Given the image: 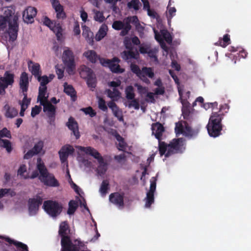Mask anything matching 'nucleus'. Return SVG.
I'll list each match as a JSON object with an SVG mask.
<instances>
[{
  "instance_id": "obj_33",
  "label": "nucleus",
  "mask_w": 251,
  "mask_h": 251,
  "mask_svg": "<svg viewBox=\"0 0 251 251\" xmlns=\"http://www.w3.org/2000/svg\"><path fill=\"white\" fill-rule=\"evenodd\" d=\"M28 67L29 70L31 71L32 74L37 77L40 75V66L38 63H35L30 62L28 64Z\"/></svg>"
},
{
  "instance_id": "obj_24",
  "label": "nucleus",
  "mask_w": 251,
  "mask_h": 251,
  "mask_svg": "<svg viewBox=\"0 0 251 251\" xmlns=\"http://www.w3.org/2000/svg\"><path fill=\"white\" fill-rule=\"evenodd\" d=\"M82 36L89 45L92 46L94 44V34L90 29L85 25L82 27Z\"/></svg>"
},
{
  "instance_id": "obj_52",
  "label": "nucleus",
  "mask_w": 251,
  "mask_h": 251,
  "mask_svg": "<svg viewBox=\"0 0 251 251\" xmlns=\"http://www.w3.org/2000/svg\"><path fill=\"white\" fill-rule=\"evenodd\" d=\"M15 246L17 248L16 251H29L27 246L22 242L19 241L18 243H16Z\"/></svg>"
},
{
  "instance_id": "obj_3",
  "label": "nucleus",
  "mask_w": 251,
  "mask_h": 251,
  "mask_svg": "<svg viewBox=\"0 0 251 251\" xmlns=\"http://www.w3.org/2000/svg\"><path fill=\"white\" fill-rule=\"evenodd\" d=\"M226 109L227 110H225V113L227 112L228 108L226 105H221L218 112L212 113L206 126L208 133L210 137L216 138L221 135L223 129L222 121L225 116L223 110Z\"/></svg>"
},
{
  "instance_id": "obj_31",
  "label": "nucleus",
  "mask_w": 251,
  "mask_h": 251,
  "mask_svg": "<svg viewBox=\"0 0 251 251\" xmlns=\"http://www.w3.org/2000/svg\"><path fill=\"white\" fill-rule=\"evenodd\" d=\"M230 44V35L228 34H226L224 35L222 38H220L219 40L214 43V45L216 46H221L223 48H225Z\"/></svg>"
},
{
  "instance_id": "obj_28",
  "label": "nucleus",
  "mask_w": 251,
  "mask_h": 251,
  "mask_svg": "<svg viewBox=\"0 0 251 251\" xmlns=\"http://www.w3.org/2000/svg\"><path fill=\"white\" fill-rule=\"evenodd\" d=\"M79 74L81 77L86 79L89 77L92 76L94 74L91 68L85 65H82L80 68Z\"/></svg>"
},
{
  "instance_id": "obj_10",
  "label": "nucleus",
  "mask_w": 251,
  "mask_h": 251,
  "mask_svg": "<svg viewBox=\"0 0 251 251\" xmlns=\"http://www.w3.org/2000/svg\"><path fill=\"white\" fill-rule=\"evenodd\" d=\"M43 207L45 211L53 217H56L61 212V206L55 201L51 200L45 201Z\"/></svg>"
},
{
  "instance_id": "obj_17",
  "label": "nucleus",
  "mask_w": 251,
  "mask_h": 251,
  "mask_svg": "<svg viewBox=\"0 0 251 251\" xmlns=\"http://www.w3.org/2000/svg\"><path fill=\"white\" fill-rule=\"evenodd\" d=\"M126 27L124 31H121L120 35L122 36H124L127 35L129 31L131 29V25L130 24H134L136 27L140 25L138 17L136 16L132 17H128L125 19Z\"/></svg>"
},
{
  "instance_id": "obj_39",
  "label": "nucleus",
  "mask_w": 251,
  "mask_h": 251,
  "mask_svg": "<svg viewBox=\"0 0 251 251\" xmlns=\"http://www.w3.org/2000/svg\"><path fill=\"white\" fill-rule=\"evenodd\" d=\"M169 150V144L166 143L161 140H158V151L161 156L166 154Z\"/></svg>"
},
{
  "instance_id": "obj_13",
  "label": "nucleus",
  "mask_w": 251,
  "mask_h": 251,
  "mask_svg": "<svg viewBox=\"0 0 251 251\" xmlns=\"http://www.w3.org/2000/svg\"><path fill=\"white\" fill-rule=\"evenodd\" d=\"M13 82L14 75L9 72H6L3 76L0 77V95H4L5 89L12 85Z\"/></svg>"
},
{
  "instance_id": "obj_56",
  "label": "nucleus",
  "mask_w": 251,
  "mask_h": 251,
  "mask_svg": "<svg viewBox=\"0 0 251 251\" xmlns=\"http://www.w3.org/2000/svg\"><path fill=\"white\" fill-rule=\"evenodd\" d=\"M2 137L11 138L10 131L5 127L0 130V139Z\"/></svg>"
},
{
  "instance_id": "obj_40",
  "label": "nucleus",
  "mask_w": 251,
  "mask_h": 251,
  "mask_svg": "<svg viewBox=\"0 0 251 251\" xmlns=\"http://www.w3.org/2000/svg\"><path fill=\"white\" fill-rule=\"evenodd\" d=\"M112 27L117 30H122V31H124L125 28L126 27V22L125 19L124 22L121 21H115L113 23Z\"/></svg>"
},
{
  "instance_id": "obj_20",
  "label": "nucleus",
  "mask_w": 251,
  "mask_h": 251,
  "mask_svg": "<svg viewBox=\"0 0 251 251\" xmlns=\"http://www.w3.org/2000/svg\"><path fill=\"white\" fill-rule=\"evenodd\" d=\"M141 72V75L140 79L148 85L150 84L151 81L147 77V76L150 78L154 77V73L153 69L151 67H143Z\"/></svg>"
},
{
  "instance_id": "obj_62",
  "label": "nucleus",
  "mask_w": 251,
  "mask_h": 251,
  "mask_svg": "<svg viewBox=\"0 0 251 251\" xmlns=\"http://www.w3.org/2000/svg\"><path fill=\"white\" fill-rule=\"evenodd\" d=\"M124 43L126 48L127 50H133V47L130 41V39L128 38H126L124 40Z\"/></svg>"
},
{
  "instance_id": "obj_61",
  "label": "nucleus",
  "mask_w": 251,
  "mask_h": 251,
  "mask_svg": "<svg viewBox=\"0 0 251 251\" xmlns=\"http://www.w3.org/2000/svg\"><path fill=\"white\" fill-rule=\"evenodd\" d=\"M128 104V107H133L135 109H139L140 107V104L139 101L137 99H133Z\"/></svg>"
},
{
  "instance_id": "obj_49",
  "label": "nucleus",
  "mask_w": 251,
  "mask_h": 251,
  "mask_svg": "<svg viewBox=\"0 0 251 251\" xmlns=\"http://www.w3.org/2000/svg\"><path fill=\"white\" fill-rule=\"evenodd\" d=\"M86 115H89L91 117H94L96 115V112L92 107L89 106L86 108H83L81 109Z\"/></svg>"
},
{
  "instance_id": "obj_55",
  "label": "nucleus",
  "mask_w": 251,
  "mask_h": 251,
  "mask_svg": "<svg viewBox=\"0 0 251 251\" xmlns=\"http://www.w3.org/2000/svg\"><path fill=\"white\" fill-rule=\"evenodd\" d=\"M139 51L142 54L148 53L149 55L153 53V51L148 46H140L139 48Z\"/></svg>"
},
{
  "instance_id": "obj_58",
  "label": "nucleus",
  "mask_w": 251,
  "mask_h": 251,
  "mask_svg": "<svg viewBox=\"0 0 251 251\" xmlns=\"http://www.w3.org/2000/svg\"><path fill=\"white\" fill-rule=\"evenodd\" d=\"M107 106L110 108L113 112L114 113L115 111H117L120 110L119 107L116 104V103L113 100H111L107 103Z\"/></svg>"
},
{
  "instance_id": "obj_12",
  "label": "nucleus",
  "mask_w": 251,
  "mask_h": 251,
  "mask_svg": "<svg viewBox=\"0 0 251 251\" xmlns=\"http://www.w3.org/2000/svg\"><path fill=\"white\" fill-rule=\"evenodd\" d=\"M50 174H32L30 176H28L31 178H34L37 176L44 185L49 186H57L58 185L57 180L54 176H49Z\"/></svg>"
},
{
  "instance_id": "obj_32",
  "label": "nucleus",
  "mask_w": 251,
  "mask_h": 251,
  "mask_svg": "<svg viewBox=\"0 0 251 251\" xmlns=\"http://www.w3.org/2000/svg\"><path fill=\"white\" fill-rule=\"evenodd\" d=\"M74 147L70 145H64V164L67 161L69 156H73L75 153Z\"/></svg>"
},
{
  "instance_id": "obj_5",
  "label": "nucleus",
  "mask_w": 251,
  "mask_h": 251,
  "mask_svg": "<svg viewBox=\"0 0 251 251\" xmlns=\"http://www.w3.org/2000/svg\"><path fill=\"white\" fill-rule=\"evenodd\" d=\"M73 234L71 231L67 221H64V251H79V247H82L83 243L78 240H76L77 245L73 244L71 237Z\"/></svg>"
},
{
  "instance_id": "obj_16",
  "label": "nucleus",
  "mask_w": 251,
  "mask_h": 251,
  "mask_svg": "<svg viewBox=\"0 0 251 251\" xmlns=\"http://www.w3.org/2000/svg\"><path fill=\"white\" fill-rule=\"evenodd\" d=\"M43 147L44 142L41 140L39 141L35 144L32 149L28 151L25 154L24 157V159H28L35 155L44 153Z\"/></svg>"
},
{
  "instance_id": "obj_7",
  "label": "nucleus",
  "mask_w": 251,
  "mask_h": 251,
  "mask_svg": "<svg viewBox=\"0 0 251 251\" xmlns=\"http://www.w3.org/2000/svg\"><path fill=\"white\" fill-rule=\"evenodd\" d=\"M75 66L74 52L68 47H64V70H66L70 75H73Z\"/></svg>"
},
{
  "instance_id": "obj_18",
  "label": "nucleus",
  "mask_w": 251,
  "mask_h": 251,
  "mask_svg": "<svg viewBox=\"0 0 251 251\" xmlns=\"http://www.w3.org/2000/svg\"><path fill=\"white\" fill-rule=\"evenodd\" d=\"M37 14V10L35 7H27L23 12L24 21L27 24H31L34 21V18Z\"/></svg>"
},
{
  "instance_id": "obj_2",
  "label": "nucleus",
  "mask_w": 251,
  "mask_h": 251,
  "mask_svg": "<svg viewBox=\"0 0 251 251\" xmlns=\"http://www.w3.org/2000/svg\"><path fill=\"white\" fill-rule=\"evenodd\" d=\"M14 13L15 9L12 6L0 8V33L8 34L12 41L17 38L18 32V17Z\"/></svg>"
},
{
  "instance_id": "obj_60",
  "label": "nucleus",
  "mask_w": 251,
  "mask_h": 251,
  "mask_svg": "<svg viewBox=\"0 0 251 251\" xmlns=\"http://www.w3.org/2000/svg\"><path fill=\"white\" fill-rule=\"evenodd\" d=\"M56 73L59 79L63 78V67L61 65H56L55 66Z\"/></svg>"
},
{
  "instance_id": "obj_54",
  "label": "nucleus",
  "mask_w": 251,
  "mask_h": 251,
  "mask_svg": "<svg viewBox=\"0 0 251 251\" xmlns=\"http://www.w3.org/2000/svg\"><path fill=\"white\" fill-rule=\"evenodd\" d=\"M37 166L39 173H46V168L41 158L37 159Z\"/></svg>"
},
{
  "instance_id": "obj_21",
  "label": "nucleus",
  "mask_w": 251,
  "mask_h": 251,
  "mask_svg": "<svg viewBox=\"0 0 251 251\" xmlns=\"http://www.w3.org/2000/svg\"><path fill=\"white\" fill-rule=\"evenodd\" d=\"M151 128L152 133L154 134L155 138L158 140H161L162 134L165 130L163 125L157 122L152 124Z\"/></svg>"
},
{
  "instance_id": "obj_6",
  "label": "nucleus",
  "mask_w": 251,
  "mask_h": 251,
  "mask_svg": "<svg viewBox=\"0 0 251 251\" xmlns=\"http://www.w3.org/2000/svg\"><path fill=\"white\" fill-rule=\"evenodd\" d=\"M20 85L24 96L23 100L19 101V104L21 106L20 115L21 117H23L25 114L24 112L27 108L30 103V99L27 98V94L25 93L27 90L28 85V79L26 73H23L22 74L20 77Z\"/></svg>"
},
{
  "instance_id": "obj_64",
  "label": "nucleus",
  "mask_w": 251,
  "mask_h": 251,
  "mask_svg": "<svg viewBox=\"0 0 251 251\" xmlns=\"http://www.w3.org/2000/svg\"><path fill=\"white\" fill-rule=\"evenodd\" d=\"M161 36H162L161 34H159L158 33L157 34L156 33H155V38L156 40L158 42H159L161 45V47L163 49H164L165 48H166V46L165 44H164V43L163 42V40L161 38Z\"/></svg>"
},
{
  "instance_id": "obj_46",
  "label": "nucleus",
  "mask_w": 251,
  "mask_h": 251,
  "mask_svg": "<svg viewBox=\"0 0 251 251\" xmlns=\"http://www.w3.org/2000/svg\"><path fill=\"white\" fill-rule=\"evenodd\" d=\"M160 32L162 37L168 44H171L172 42L173 38L170 33L167 30H161Z\"/></svg>"
},
{
  "instance_id": "obj_34",
  "label": "nucleus",
  "mask_w": 251,
  "mask_h": 251,
  "mask_svg": "<svg viewBox=\"0 0 251 251\" xmlns=\"http://www.w3.org/2000/svg\"><path fill=\"white\" fill-rule=\"evenodd\" d=\"M54 77V75L53 74H50L49 76L44 75L41 76L39 75L36 78L40 83V86H46V85L51 81Z\"/></svg>"
},
{
  "instance_id": "obj_25",
  "label": "nucleus",
  "mask_w": 251,
  "mask_h": 251,
  "mask_svg": "<svg viewBox=\"0 0 251 251\" xmlns=\"http://www.w3.org/2000/svg\"><path fill=\"white\" fill-rule=\"evenodd\" d=\"M138 53L134 52L132 50H124L121 53V56L123 60L129 62L132 59H137Z\"/></svg>"
},
{
  "instance_id": "obj_51",
  "label": "nucleus",
  "mask_w": 251,
  "mask_h": 251,
  "mask_svg": "<svg viewBox=\"0 0 251 251\" xmlns=\"http://www.w3.org/2000/svg\"><path fill=\"white\" fill-rule=\"evenodd\" d=\"M140 4L139 0H131L127 3V6L129 8H133L135 10L139 9V4Z\"/></svg>"
},
{
  "instance_id": "obj_45",
  "label": "nucleus",
  "mask_w": 251,
  "mask_h": 251,
  "mask_svg": "<svg viewBox=\"0 0 251 251\" xmlns=\"http://www.w3.org/2000/svg\"><path fill=\"white\" fill-rule=\"evenodd\" d=\"M183 108H182V115L184 119L188 120L189 119V117L190 114L192 113V110L191 107L189 106L184 105V104L183 103Z\"/></svg>"
},
{
  "instance_id": "obj_35",
  "label": "nucleus",
  "mask_w": 251,
  "mask_h": 251,
  "mask_svg": "<svg viewBox=\"0 0 251 251\" xmlns=\"http://www.w3.org/2000/svg\"><path fill=\"white\" fill-rule=\"evenodd\" d=\"M107 26L105 25H102L100 28L98 32L96 35L95 39L97 41H100L106 35Z\"/></svg>"
},
{
  "instance_id": "obj_63",
  "label": "nucleus",
  "mask_w": 251,
  "mask_h": 251,
  "mask_svg": "<svg viewBox=\"0 0 251 251\" xmlns=\"http://www.w3.org/2000/svg\"><path fill=\"white\" fill-rule=\"evenodd\" d=\"M41 107L39 106L36 105L34 107L32 108L31 112V116L32 117H34L36 115L38 114L41 111Z\"/></svg>"
},
{
  "instance_id": "obj_11",
  "label": "nucleus",
  "mask_w": 251,
  "mask_h": 251,
  "mask_svg": "<svg viewBox=\"0 0 251 251\" xmlns=\"http://www.w3.org/2000/svg\"><path fill=\"white\" fill-rule=\"evenodd\" d=\"M157 176L158 174H157L156 176L152 177L150 179V189L147 192L146 197L145 199L146 201L145 207L146 208L150 207L154 201V193L156 191Z\"/></svg>"
},
{
  "instance_id": "obj_36",
  "label": "nucleus",
  "mask_w": 251,
  "mask_h": 251,
  "mask_svg": "<svg viewBox=\"0 0 251 251\" xmlns=\"http://www.w3.org/2000/svg\"><path fill=\"white\" fill-rule=\"evenodd\" d=\"M110 189L109 182L108 180H103L100 185L99 192L102 197H104Z\"/></svg>"
},
{
  "instance_id": "obj_1",
  "label": "nucleus",
  "mask_w": 251,
  "mask_h": 251,
  "mask_svg": "<svg viewBox=\"0 0 251 251\" xmlns=\"http://www.w3.org/2000/svg\"><path fill=\"white\" fill-rule=\"evenodd\" d=\"M50 2L56 13V20L53 23L49 18L45 16L43 17L42 22L44 25L49 27L55 34L57 39L60 42L59 44L61 46L59 47L58 45H56L55 43L53 47V50L55 52L57 56L61 57L63 35V29L62 27L63 7L60 4L58 0H50Z\"/></svg>"
},
{
  "instance_id": "obj_50",
  "label": "nucleus",
  "mask_w": 251,
  "mask_h": 251,
  "mask_svg": "<svg viewBox=\"0 0 251 251\" xmlns=\"http://www.w3.org/2000/svg\"><path fill=\"white\" fill-rule=\"evenodd\" d=\"M176 9L174 7H168V11L167 12V16L168 23L171 22L172 18L176 15Z\"/></svg>"
},
{
  "instance_id": "obj_42",
  "label": "nucleus",
  "mask_w": 251,
  "mask_h": 251,
  "mask_svg": "<svg viewBox=\"0 0 251 251\" xmlns=\"http://www.w3.org/2000/svg\"><path fill=\"white\" fill-rule=\"evenodd\" d=\"M175 132L176 134H183L185 131L184 122L180 121L176 123Z\"/></svg>"
},
{
  "instance_id": "obj_27",
  "label": "nucleus",
  "mask_w": 251,
  "mask_h": 251,
  "mask_svg": "<svg viewBox=\"0 0 251 251\" xmlns=\"http://www.w3.org/2000/svg\"><path fill=\"white\" fill-rule=\"evenodd\" d=\"M47 86H40L39 88L38 100L40 101V104L49 101L48 100L49 95L47 92Z\"/></svg>"
},
{
  "instance_id": "obj_59",
  "label": "nucleus",
  "mask_w": 251,
  "mask_h": 251,
  "mask_svg": "<svg viewBox=\"0 0 251 251\" xmlns=\"http://www.w3.org/2000/svg\"><path fill=\"white\" fill-rule=\"evenodd\" d=\"M58 237L60 238V244L61 246L60 251H63V222L60 224Z\"/></svg>"
},
{
  "instance_id": "obj_30",
  "label": "nucleus",
  "mask_w": 251,
  "mask_h": 251,
  "mask_svg": "<svg viewBox=\"0 0 251 251\" xmlns=\"http://www.w3.org/2000/svg\"><path fill=\"white\" fill-rule=\"evenodd\" d=\"M83 56L92 63H95L98 59V55L94 50H88L83 53Z\"/></svg>"
},
{
  "instance_id": "obj_14",
  "label": "nucleus",
  "mask_w": 251,
  "mask_h": 251,
  "mask_svg": "<svg viewBox=\"0 0 251 251\" xmlns=\"http://www.w3.org/2000/svg\"><path fill=\"white\" fill-rule=\"evenodd\" d=\"M124 192H114L110 194L109 196V201L119 208H123L125 205Z\"/></svg>"
},
{
  "instance_id": "obj_26",
  "label": "nucleus",
  "mask_w": 251,
  "mask_h": 251,
  "mask_svg": "<svg viewBox=\"0 0 251 251\" xmlns=\"http://www.w3.org/2000/svg\"><path fill=\"white\" fill-rule=\"evenodd\" d=\"M4 115L8 118H13L18 115L17 110L13 107H11L8 104H5L3 107Z\"/></svg>"
},
{
  "instance_id": "obj_4",
  "label": "nucleus",
  "mask_w": 251,
  "mask_h": 251,
  "mask_svg": "<svg viewBox=\"0 0 251 251\" xmlns=\"http://www.w3.org/2000/svg\"><path fill=\"white\" fill-rule=\"evenodd\" d=\"M77 148L79 151L84 152L86 154L90 155L97 160L98 162L97 173H105L106 172L109 162L111 160L110 156L107 155L102 156L97 150L91 147L78 146Z\"/></svg>"
},
{
  "instance_id": "obj_48",
  "label": "nucleus",
  "mask_w": 251,
  "mask_h": 251,
  "mask_svg": "<svg viewBox=\"0 0 251 251\" xmlns=\"http://www.w3.org/2000/svg\"><path fill=\"white\" fill-rule=\"evenodd\" d=\"M130 67L132 72L135 74L137 76L140 78V76L141 75L142 70L140 69L139 67L137 65L135 64L131 63Z\"/></svg>"
},
{
  "instance_id": "obj_37",
  "label": "nucleus",
  "mask_w": 251,
  "mask_h": 251,
  "mask_svg": "<svg viewBox=\"0 0 251 251\" xmlns=\"http://www.w3.org/2000/svg\"><path fill=\"white\" fill-rule=\"evenodd\" d=\"M68 209L67 211V214L73 215L75 214V211L78 207L77 201L75 200H71L68 204Z\"/></svg>"
},
{
  "instance_id": "obj_43",
  "label": "nucleus",
  "mask_w": 251,
  "mask_h": 251,
  "mask_svg": "<svg viewBox=\"0 0 251 251\" xmlns=\"http://www.w3.org/2000/svg\"><path fill=\"white\" fill-rule=\"evenodd\" d=\"M77 160L81 167L84 166L86 168H90L92 165V162L83 156H78Z\"/></svg>"
},
{
  "instance_id": "obj_9",
  "label": "nucleus",
  "mask_w": 251,
  "mask_h": 251,
  "mask_svg": "<svg viewBox=\"0 0 251 251\" xmlns=\"http://www.w3.org/2000/svg\"><path fill=\"white\" fill-rule=\"evenodd\" d=\"M100 61L103 66L109 68L113 73L121 74L125 72V69L119 65L120 60L117 57H115L112 59L100 58Z\"/></svg>"
},
{
  "instance_id": "obj_44",
  "label": "nucleus",
  "mask_w": 251,
  "mask_h": 251,
  "mask_svg": "<svg viewBox=\"0 0 251 251\" xmlns=\"http://www.w3.org/2000/svg\"><path fill=\"white\" fill-rule=\"evenodd\" d=\"M0 146L5 148L8 152H10L12 150L11 143L7 140L0 139Z\"/></svg>"
},
{
  "instance_id": "obj_29",
  "label": "nucleus",
  "mask_w": 251,
  "mask_h": 251,
  "mask_svg": "<svg viewBox=\"0 0 251 251\" xmlns=\"http://www.w3.org/2000/svg\"><path fill=\"white\" fill-rule=\"evenodd\" d=\"M184 124H185V131L183 135L190 139L196 137L198 131L193 129L186 122L184 121Z\"/></svg>"
},
{
  "instance_id": "obj_19",
  "label": "nucleus",
  "mask_w": 251,
  "mask_h": 251,
  "mask_svg": "<svg viewBox=\"0 0 251 251\" xmlns=\"http://www.w3.org/2000/svg\"><path fill=\"white\" fill-rule=\"evenodd\" d=\"M68 128L72 131L71 134L75 136L76 139L80 138V135L78 129V125L75 118L70 117L66 124Z\"/></svg>"
},
{
  "instance_id": "obj_47",
  "label": "nucleus",
  "mask_w": 251,
  "mask_h": 251,
  "mask_svg": "<svg viewBox=\"0 0 251 251\" xmlns=\"http://www.w3.org/2000/svg\"><path fill=\"white\" fill-rule=\"evenodd\" d=\"M88 86L91 88L96 87L97 80L95 74L86 79Z\"/></svg>"
},
{
  "instance_id": "obj_38",
  "label": "nucleus",
  "mask_w": 251,
  "mask_h": 251,
  "mask_svg": "<svg viewBox=\"0 0 251 251\" xmlns=\"http://www.w3.org/2000/svg\"><path fill=\"white\" fill-rule=\"evenodd\" d=\"M107 93L108 97L111 98L113 101L117 100L121 96V93L117 88H113L112 91L108 89Z\"/></svg>"
},
{
  "instance_id": "obj_53",
  "label": "nucleus",
  "mask_w": 251,
  "mask_h": 251,
  "mask_svg": "<svg viewBox=\"0 0 251 251\" xmlns=\"http://www.w3.org/2000/svg\"><path fill=\"white\" fill-rule=\"evenodd\" d=\"M99 108L104 112L107 111V106L105 104V101L102 98H100L98 100Z\"/></svg>"
},
{
  "instance_id": "obj_23",
  "label": "nucleus",
  "mask_w": 251,
  "mask_h": 251,
  "mask_svg": "<svg viewBox=\"0 0 251 251\" xmlns=\"http://www.w3.org/2000/svg\"><path fill=\"white\" fill-rule=\"evenodd\" d=\"M64 93L70 96L72 101H75L76 100V92L72 85L64 83Z\"/></svg>"
},
{
  "instance_id": "obj_57",
  "label": "nucleus",
  "mask_w": 251,
  "mask_h": 251,
  "mask_svg": "<svg viewBox=\"0 0 251 251\" xmlns=\"http://www.w3.org/2000/svg\"><path fill=\"white\" fill-rule=\"evenodd\" d=\"M94 19L96 21L100 23L103 22L105 20L103 13L100 11H97L95 13Z\"/></svg>"
},
{
  "instance_id": "obj_41",
  "label": "nucleus",
  "mask_w": 251,
  "mask_h": 251,
  "mask_svg": "<svg viewBox=\"0 0 251 251\" xmlns=\"http://www.w3.org/2000/svg\"><path fill=\"white\" fill-rule=\"evenodd\" d=\"M126 98L127 100H133L135 98V94L134 92V88L132 86L129 85L126 87L125 90Z\"/></svg>"
},
{
  "instance_id": "obj_22",
  "label": "nucleus",
  "mask_w": 251,
  "mask_h": 251,
  "mask_svg": "<svg viewBox=\"0 0 251 251\" xmlns=\"http://www.w3.org/2000/svg\"><path fill=\"white\" fill-rule=\"evenodd\" d=\"M41 104L43 106V111L48 117H53L54 116L55 108L50 101H47Z\"/></svg>"
},
{
  "instance_id": "obj_8",
  "label": "nucleus",
  "mask_w": 251,
  "mask_h": 251,
  "mask_svg": "<svg viewBox=\"0 0 251 251\" xmlns=\"http://www.w3.org/2000/svg\"><path fill=\"white\" fill-rule=\"evenodd\" d=\"M184 140L182 138H175L169 143V150H168L165 157L178 153H182L185 150Z\"/></svg>"
},
{
  "instance_id": "obj_15",
  "label": "nucleus",
  "mask_w": 251,
  "mask_h": 251,
  "mask_svg": "<svg viewBox=\"0 0 251 251\" xmlns=\"http://www.w3.org/2000/svg\"><path fill=\"white\" fill-rule=\"evenodd\" d=\"M43 202V199L39 196L36 198H30L28 200V210L30 215H35L39 209V207Z\"/></svg>"
}]
</instances>
